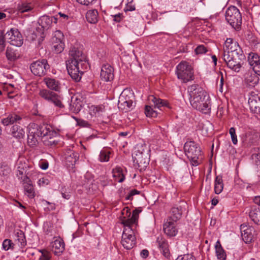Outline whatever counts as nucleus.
<instances>
[{"mask_svg":"<svg viewBox=\"0 0 260 260\" xmlns=\"http://www.w3.org/2000/svg\"><path fill=\"white\" fill-rule=\"evenodd\" d=\"M141 208H137L133 212L132 216L130 210L125 208L122 211L123 216L121 219V223L123 224L124 229L122 235L121 243L122 246L126 249L133 248L136 245V237L132 227L134 224L137 223L139 214L141 212Z\"/></svg>","mask_w":260,"mask_h":260,"instance_id":"nucleus-1","label":"nucleus"},{"mask_svg":"<svg viewBox=\"0 0 260 260\" xmlns=\"http://www.w3.org/2000/svg\"><path fill=\"white\" fill-rule=\"evenodd\" d=\"M69 55V58L66 61L68 73L73 79L79 81L88 67L86 56L82 50L75 47L70 49Z\"/></svg>","mask_w":260,"mask_h":260,"instance_id":"nucleus-2","label":"nucleus"},{"mask_svg":"<svg viewBox=\"0 0 260 260\" xmlns=\"http://www.w3.org/2000/svg\"><path fill=\"white\" fill-rule=\"evenodd\" d=\"M189 101L192 107L205 114L211 112V102L206 92L198 84H192L187 88Z\"/></svg>","mask_w":260,"mask_h":260,"instance_id":"nucleus-3","label":"nucleus"},{"mask_svg":"<svg viewBox=\"0 0 260 260\" xmlns=\"http://www.w3.org/2000/svg\"><path fill=\"white\" fill-rule=\"evenodd\" d=\"M54 134L52 128L50 125L33 123L29 127L27 143L30 147H36L38 145L39 140L41 138L51 139Z\"/></svg>","mask_w":260,"mask_h":260,"instance_id":"nucleus-4","label":"nucleus"},{"mask_svg":"<svg viewBox=\"0 0 260 260\" xmlns=\"http://www.w3.org/2000/svg\"><path fill=\"white\" fill-rule=\"evenodd\" d=\"M149 149L145 144H138L133 154L134 165L136 169L142 172L149 163Z\"/></svg>","mask_w":260,"mask_h":260,"instance_id":"nucleus-5","label":"nucleus"},{"mask_svg":"<svg viewBox=\"0 0 260 260\" xmlns=\"http://www.w3.org/2000/svg\"><path fill=\"white\" fill-rule=\"evenodd\" d=\"M222 57L227 66L236 72L240 71L243 64L244 61L246 59L243 53L235 54V53H232L231 54H226V53H223Z\"/></svg>","mask_w":260,"mask_h":260,"instance_id":"nucleus-6","label":"nucleus"},{"mask_svg":"<svg viewBox=\"0 0 260 260\" xmlns=\"http://www.w3.org/2000/svg\"><path fill=\"white\" fill-rule=\"evenodd\" d=\"M176 74L178 79L183 83L194 80V72L190 64L185 61H181L176 67Z\"/></svg>","mask_w":260,"mask_h":260,"instance_id":"nucleus-7","label":"nucleus"},{"mask_svg":"<svg viewBox=\"0 0 260 260\" xmlns=\"http://www.w3.org/2000/svg\"><path fill=\"white\" fill-rule=\"evenodd\" d=\"M184 150L192 165L198 166L199 164V157L201 155V149L199 145L194 141H188L184 144Z\"/></svg>","mask_w":260,"mask_h":260,"instance_id":"nucleus-8","label":"nucleus"},{"mask_svg":"<svg viewBox=\"0 0 260 260\" xmlns=\"http://www.w3.org/2000/svg\"><path fill=\"white\" fill-rule=\"evenodd\" d=\"M134 99L135 95L132 90L128 89H124L119 97L118 108L124 112L130 111L133 108Z\"/></svg>","mask_w":260,"mask_h":260,"instance_id":"nucleus-9","label":"nucleus"},{"mask_svg":"<svg viewBox=\"0 0 260 260\" xmlns=\"http://www.w3.org/2000/svg\"><path fill=\"white\" fill-rule=\"evenodd\" d=\"M225 19L235 29H240L242 24V16L239 10L236 7L231 6L226 10Z\"/></svg>","mask_w":260,"mask_h":260,"instance_id":"nucleus-10","label":"nucleus"},{"mask_svg":"<svg viewBox=\"0 0 260 260\" xmlns=\"http://www.w3.org/2000/svg\"><path fill=\"white\" fill-rule=\"evenodd\" d=\"M49 68L47 60L45 59L34 62L30 67L32 73L40 77L44 76Z\"/></svg>","mask_w":260,"mask_h":260,"instance_id":"nucleus-11","label":"nucleus"},{"mask_svg":"<svg viewBox=\"0 0 260 260\" xmlns=\"http://www.w3.org/2000/svg\"><path fill=\"white\" fill-rule=\"evenodd\" d=\"M6 37L13 46L20 47L23 44L22 36L16 28H11L10 31H7Z\"/></svg>","mask_w":260,"mask_h":260,"instance_id":"nucleus-12","label":"nucleus"},{"mask_svg":"<svg viewBox=\"0 0 260 260\" xmlns=\"http://www.w3.org/2000/svg\"><path fill=\"white\" fill-rule=\"evenodd\" d=\"M240 231L242 239L246 243L251 242L256 235L254 228L246 223L241 225Z\"/></svg>","mask_w":260,"mask_h":260,"instance_id":"nucleus-13","label":"nucleus"},{"mask_svg":"<svg viewBox=\"0 0 260 260\" xmlns=\"http://www.w3.org/2000/svg\"><path fill=\"white\" fill-rule=\"evenodd\" d=\"M223 53H226V54H231L232 53H235V54L243 53L238 42L232 38H228L225 41L223 46Z\"/></svg>","mask_w":260,"mask_h":260,"instance_id":"nucleus-14","label":"nucleus"},{"mask_svg":"<svg viewBox=\"0 0 260 260\" xmlns=\"http://www.w3.org/2000/svg\"><path fill=\"white\" fill-rule=\"evenodd\" d=\"M254 202L256 205L251 207L249 216L255 224H260V197H256Z\"/></svg>","mask_w":260,"mask_h":260,"instance_id":"nucleus-15","label":"nucleus"},{"mask_svg":"<svg viewBox=\"0 0 260 260\" xmlns=\"http://www.w3.org/2000/svg\"><path fill=\"white\" fill-rule=\"evenodd\" d=\"M64 159L66 165L68 168L73 169L79 159V154L73 150L68 149L64 153Z\"/></svg>","mask_w":260,"mask_h":260,"instance_id":"nucleus-16","label":"nucleus"},{"mask_svg":"<svg viewBox=\"0 0 260 260\" xmlns=\"http://www.w3.org/2000/svg\"><path fill=\"white\" fill-rule=\"evenodd\" d=\"M63 39V34L60 30L56 31L52 41L53 48L56 53H61L64 49V44L62 42Z\"/></svg>","mask_w":260,"mask_h":260,"instance_id":"nucleus-17","label":"nucleus"},{"mask_svg":"<svg viewBox=\"0 0 260 260\" xmlns=\"http://www.w3.org/2000/svg\"><path fill=\"white\" fill-rule=\"evenodd\" d=\"M259 135L254 132L249 131L242 136V142L247 145H251L256 143L258 140Z\"/></svg>","mask_w":260,"mask_h":260,"instance_id":"nucleus-18","label":"nucleus"},{"mask_svg":"<svg viewBox=\"0 0 260 260\" xmlns=\"http://www.w3.org/2000/svg\"><path fill=\"white\" fill-rule=\"evenodd\" d=\"M248 104L251 112L260 113V95L251 93L249 98Z\"/></svg>","mask_w":260,"mask_h":260,"instance_id":"nucleus-19","label":"nucleus"},{"mask_svg":"<svg viewBox=\"0 0 260 260\" xmlns=\"http://www.w3.org/2000/svg\"><path fill=\"white\" fill-rule=\"evenodd\" d=\"M23 182L24 194L29 199H33L36 196V193L31 181L27 176L24 175Z\"/></svg>","mask_w":260,"mask_h":260,"instance_id":"nucleus-20","label":"nucleus"},{"mask_svg":"<svg viewBox=\"0 0 260 260\" xmlns=\"http://www.w3.org/2000/svg\"><path fill=\"white\" fill-rule=\"evenodd\" d=\"M101 78L104 81H110L114 78L113 68L109 64L102 66L101 71Z\"/></svg>","mask_w":260,"mask_h":260,"instance_id":"nucleus-21","label":"nucleus"},{"mask_svg":"<svg viewBox=\"0 0 260 260\" xmlns=\"http://www.w3.org/2000/svg\"><path fill=\"white\" fill-rule=\"evenodd\" d=\"M176 222L167 219L164 224V231L165 233L170 237L175 236L177 233L176 228Z\"/></svg>","mask_w":260,"mask_h":260,"instance_id":"nucleus-22","label":"nucleus"},{"mask_svg":"<svg viewBox=\"0 0 260 260\" xmlns=\"http://www.w3.org/2000/svg\"><path fill=\"white\" fill-rule=\"evenodd\" d=\"M27 38L31 41H35L37 39L38 44L40 45L44 38V32L42 28L38 27L35 30L28 34Z\"/></svg>","mask_w":260,"mask_h":260,"instance_id":"nucleus-23","label":"nucleus"},{"mask_svg":"<svg viewBox=\"0 0 260 260\" xmlns=\"http://www.w3.org/2000/svg\"><path fill=\"white\" fill-rule=\"evenodd\" d=\"M43 82L49 89L55 91H60L61 87L59 81L54 78L46 77L43 79Z\"/></svg>","mask_w":260,"mask_h":260,"instance_id":"nucleus-24","label":"nucleus"},{"mask_svg":"<svg viewBox=\"0 0 260 260\" xmlns=\"http://www.w3.org/2000/svg\"><path fill=\"white\" fill-rule=\"evenodd\" d=\"M156 241L158 243V247L162 253V254L166 257L168 258L170 256V251L168 244L166 240L162 236L160 235L157 237Z\"/></svg>","mask_w":260,"mask_h":260,"instance_id":"nucleus-25","label":"nucleus"},{"mask_svg":"<svg viewBox=\"0 0 260 260\" xmlns=\"http://www.w3.org/2000/svg\"><path fill=\"white\" fill-rule=\"evenodd\" d=\"M149 100L153 102L155 108H157L161 110H162V108H170L169 104L167 101L157 98L154 95L149 96Z\"/></svg>","mask_w":260,"mask_h":260,"instance_id":"nucleus-26","label":"nucleus"},{"mask_svg":"<svg viewBox=\"0 0 260 260\" xmlns=\"http://www.w3.org/2000/svg\"><path fill=\"white\" fill-rule=\"evenodd\" d=\"M255 72H248L245 75V81L249 86L254 87L258 83V77Z\"/></svg>","mask_w":260,"mask_h":260,"instance_id":"nucleus-27","label":"nucleus"},{"mask_svg":"<svg viewBox=\"0 0 260 260\" xmlns=\"http://www.w3.org/2000/svg\"><path fill=\"white\" fill-rule=\"evenodd\" d=\"M38 23L41 26L40 28H42V29L44 31V30H47L51 26L52 18L48 16L44 15L40 18Z\"/></svg>","mask_w":260,"mask_h":260,"instance_id":"nucleus-28","label":"nucleus"},{"mask_svg":"<svg viewBox=\"0 0 260 260\" xmlns=\"http://www.w3.org/2000/svg\"><path fill=\"white\" fill-rule=\"evenodd\" d=\"M21 120L20 116L15 114H10L7 118H4L2 120V123L6 126L9 124L14 123V122H17Z\"/></svg>","mask_w":260,"mask_h":260,"instance_id":"nucleus-29","label":"nucleus"},{"mask_svg":"<svg viewBox=\"0 0 260 260\" xmlns=\"http://www.w3.org/2000/svg\"><path fill=\"white\" fill-rule=\"evenodd\" d=\"M53 251L55 255L62 253L64 250V243L61 240H56L52 244Z\"/></svg>","mask_w":260,"mask_h":260,"instance_id":"nucleus-30","label":"nucleus"},{"mask_svg":"<svg viewBox=\"0 0 260 260\" xmlns=\"http://www.w3.org/2000/svg\"><path fill=\"white\" fill-rule=\"evenodd\" d=\"M15 242L21 247H24L26 244V240L24 233L21 230H18L15 234Z\"/></svg>","mask_w":260,"mask_h":260,"instance_id":"nucleus-31","label":"nucleus"},{"mask_svg":"<svg viewBox=\"0 0 260 260\" xmlns=\"http://www.w3.org/2000/svg\"><path fill=\"white\" fill-rule=\"evenodd\" d=\"M182 211L178 207H174L172 208L170 212V215L168 217V219L176 222L179 219H180Z\"/></svg>","mask_w":260,"mask_h":260,"instance_id":"nucleus-32","label":"nucleus"},{"mask_svg":"<svg viewBox=\"0 0 260 260\" xmlns=\"http://www.w3.org/2000/svg\"><path fill=\"white\" fill-rule=\"evenodd\" d=\"M86 18L87 21L90 23H96L98 21V12L96 10H91L87 11Z\"/></svg>","mask_w":260,"mask_h":260,"instance_id":"nucleus-33","label":"nucleus"},{"mask_svg":"<svg viewBox=\"0 0 260 260\" xmlns=\"http://www.w3.org/2000/svg\"><path fill=\"white\" fill-rule=\"evenodd\" d=\"M248 61L254 71V67L258 66L259 63H260V57L256 53H251L249 54Z\"/></svg>","mask_w":260,"mask_h":260,"instance_id":"nucleus-34","label":"nucleus"},{"mask_svg":"<svg viewBox=\"0 0 260 260\" xmlns=\"http://www.w3.org/2000/svg\"><path fill=\"white\" fill-rule=\"evenodd\" d=\"M48 102H51L59 108H62L64 107V105L61 102V98L60 95L54 92H53L52 96L51 95L50 100H49Z\"/></svg>","mask_w":260,"mask_h":260,"instance_id":"nucleus-35","label":"nucleus"},{"mask_svg":"<svg viewBox=\"0 0 260 260\" xmlns=\"http://www.w3.org/2000/svg\"><path fill=\"white\" fill-rule=\"evenodd\" d=\"M11 132L14 137L19 139L23 138L25 134L23 129L17 125H14L12 126Z\"/></svg>","mask_w":260,"mask_h":260,"instance_id":"nucleus-36","label":"nucleus"},{"mask_svg":"<svg viewBox=\"0 0 260 260\" xmlns=\"http://www.w3.org/2000/svg\"><path fill=\"white\" fill-rule=\"evenodd\" d=\"M223 183L221 176L216 177L214 184V191L216 194H219L223 190Z\"/></svg>","mask_w":260,"mask_h":260,"instance_id":"nucleus-37","label":"nucleus"},{"mask_svg":"<svg viewBox=\"0 0 260 260\" xmlns=\"http://www.w3.org/2000/svg\"><path fill=\"white\" fill-rule=\"evenodd\" d=\"M113 176L119 182H122L124 180V176L122 173V169L120 167H116L112 171Z\"/></svg>","mask_w":260,"mask_h":260,"instance_id":"nucleus-38","label":"nucleus"},{"mask_svg":"<svg viewBox=\"0 0 260 260\" xmlns=\"http://www.w3.org/2000/svg\"><path fill=\"white\" fill-rule=\"evenodd\" d=\"M215 248L218 259L219 260H225L226 258V254L219 241L216 242Z\"/></svg>","mask_w":260,"mask_h":260,"instance_id":"nucleus-39","label":"nucleus"},{"mask_svg":"<svg viewBox=\"0 0 260 260\" xmlns=\"http://www.w3.org/2000/svg\"><path fill=\"white\" fill-rule=\"evenodd\" d=\"M6 55L8 59L11 61L15 60L18 57V54L15 49L12 47H7Z\"/></svg>","mask_w":260,"mask_h":260,"instance_id":"nucleus-40","label":"nucleus"},{"mask_svg":"<svg viewBox=\"0 0 260 260\" xmlns=\"http://www.w3.org/2000/svg\"><path fill=\"white\" fill-rule=\"evenodd\" d=\"M251 158L255 164L260 167V147L254 149Z\"/></svg>","mask_w":260,"mask_h":260,"instance_id":"nucleus-41","label":"nucleus"},{"mask_svg":"<svg viewBox=\"0 0 260 260\" xmlns=\"http://www.w3.org/2000/svg\"><path fill=\"white\" fill-rule=\"evenodd\" d=\"M110 153V152L106 149H103L101 150L99 155V160L100 161H108L109 160Z\"/></svg>","mask_w":260,"mask_h":260,"instance_id":"nucleus-42","label":"nucleus"},{"mask_svg":"<svg viewBox=\"0 0 260 260\" xmlns=\"http://www.w3.org/2000/svg\"><path fill=\"white\" fill-rule=\"evenodd\" d=\"M53 91L48 89H44L40 90L39 95L44 100L48 101L50 100L51 95L52 96Z\"/></svg>","mask_w":260,"mask_h":260,"instance_id":"nucleus-43","label":"nucleus"},{"mask_svg":"<svg viewBox=\"0 0 260 260\" xmlns=\"http://www.w3.org/2000/svg\"><path fill=\"white\" fill-rule=\"evenodd\" d=\"M91 110L96 116H100L102 113L105 112V106L103 105H100L98 106H92Z\"/></svg>","mask_w":260,"mask_h":260,"instance_id":"nucleus-44","label":"nucleus"},{"mask_svg":"<svg viewBox=\"0 0 260 260\" xmlns=\"http://www.w3.org/2000/svg\"><path fill=\"white\" fill-rule=\"evenodd\" d=\"M15 244L10 239H5L3 243V248L5 250H13Z\"/></svg>","mask_w":260,"mask_h":260,"instance_id":"nucleus-45","label":"nucleus"},{"mask_svg":"<svg viewBox=\"0 0 260 260\" xmlns=\"http://www.w3.org/2000/svg\"><path fill=\"white\" fill-rule=\"evenodd\" d=\"M18 8L20 12L24 13L30 11L32 9V7L29 4L22 3L19 5Z\"/></svg>","mask_w":260,"mask_h":260,"instance_id":"nucleus-46","label":"nucleus"},{"mask_svg":"<svg viewBox=\"0 0 260 260\" xmlns=\"http://www.w3.org/2000/svg\"><path fill=\"white\" fill-rule=\"evenodd\" d=\"M145 112L146 115L148 117H156L157 116V112L153 110L150 106H146Z\"/></svg>","mask_w":260,"mask_h":260,"instance_id":"nucleus-47","label":"nucleus"},{"mask_svg":"<svg viewBox=\"0 0 260 260\" xmlns=\"http://www.w3.org/2000/svg\"><path fill=\"white\" fill-rule=\"evenodd\" d=\"M229 133L231 135L232 141L234 145H236L238 142L237 138V135L236 134V130L234 127H231L230 128L229 130Z\"/></svg>","mask_w":260,"mask_h":260,"instance_id":"nucleus-48","label":"nucleus"},{"mask_svg":"<svg viewBox=\"0 0 260 260\" xmlns=\"http://www.w3.org/2000/svg\"><path fill=\"white\" fill-rule=\"evenodd\" d=\"M207 51V48L203 45L198 46L195 49V52L197 54H203Z\"/></svg>","mask_w":260,"mask_h":260,"instance_id":"nucleus-49","label":"nucleus"},{"mask_svg":"<svg viewBox=\"0 0 260 260\" xmlns=\"http://www.w3.org/2000/svg\"><path fill=\"white\" fill-rule=\"evenodd\" d=\"M176 260H196V258L191 254L188 253L179 256Z\"/></svg>","mask_w":260,"mask_h":260,"instance_id":"nucleus-50","label":"nucleus"},{"mask_svg":"<svg viewBox=\"0 0 260 260\" xmlns=\"http://www.w3.org/2000/svg\"><path fill=\"white\" fill-rule=\"evenodd\" d=\"M4 32L0 29V51H3L5 48Z\"/></svg>","mask_w":260,"mask_h":260,"instance_id":"nucleus-51","label":"nucleus"},{"mask_svg":"<svg viewBox=\"0 0 260 260\" xmlns=\"http://www.w3.org/2000/svg\"><path fill=\"white\" fill-rule=\"evenodd\" d=\"M140 191L134 189L132 190L128 193V194L125 197L126 200H133V197L134 195L138 194L140 193Z\"/></svg>","mask_w":260,"mask_h":260,"instance_id":"nucleus-52","label":"nucleus"},{"mask_svg":"<svg viewBox=\"0 0 260 260\" xmlns=\"http://www.w3.org/2000/svg\"><path fill=\"white\" fill-rule=\"evenodd\" d=\"M49 180L47 178L43 177L38 181V184L40 186H45L49 184Z\"/></svg>","mask_w":260,"mask_h":260,"instance_id":"nucleus-53","label":"nucleus"},{"mask_svg":"<svg viewBox=\"0 0 260 260\" xmlns=\"http://www.w3.org/2000/svg\"><path fill=\"white\" fill-rule=\"evenodd\" d=\"M25 172V170L23 167L21 168L20 166L18 167L17 175L19 179H22L23 181V175Z\"/></svg>","mask_w":260,"mask_h":260,"instance_id":"nucleus-54","label":"nucleus"},{"mask_svg":"<svg viewBox=\"0 0 260 260\" xmlns=\"http://www.w3.org/2000/svg\"><path fill=\"white\" fill-rule=\"evenodd\" d=\"M78 3L84 5H88L89 4L91 3L94 0H76Z\"/></svg>","mask_w":260,"mask_h":260,"instance_id":"nucleus-55","label":"nucleus"},{"mask_svg":"<svg viewBox=\"0 0 260 260\" xmlns=\"http://www.w3.org/2000/svg\"><path fill=\"white\" fill-rule=\"evenodd\" d=\"M48 162L47 161L42 162L40 164V166L43 170H46L48 168Z\"/></svg>","mask_w":260,"mask_h":260,"instance_id":"nucleus-56","label":"nucleus"},{"mask_svg":"<svg viewBox=\"0 0 260 260\" xmlns=\"http://www.w3.org/2000/svg\"><path fill=\"white\" fill-rule=\"evenodd\" d=\"M149 252L146 249H143L141 252V255L143 258H146L148 256Z\"/></svg>","mask_w":260,"mask_h":260,"instance_id":"nucleus-57","label":"nucleus"},{"mask_svg":"<svg viewBox=\"0 0 260 260\" xmlns=\"http://www.w3.org/2000/svg\"><path fill=\"white\" fill-rule=\"evenodd\" d=\"M121 20V14H118L114 16V20L116 22H120Z\"/></svg>","mask_w":260,"mask_h":260,"instance_id":"nucleus-58","label":"nucleus"},{"mask_svg":"<svg viewBox=\"0 0 260 260\" xmlns=\"http://www.w3.org/2000/svg\"><path fill=\"white\" fill-rule=\"evenodd\" d=\"M127 10L128 11H133L135 10V7L134 6H132V5H128L126 6Z\"/></svg>","mask_w":260,"mask_h":260,"instance_id":"nucleus-59","label":"nucleus"},{"mask_svg":"<svg viewBox=\"0 0 260 260\" xmlns=\"http://www.w3.org/2000/svg\"><path fill=\"white\" fill-rule=\"evenodd\" d=\"M58 15L60 16V17H62L63 19H64L65 20H67L69 18L68 15H67L61 13V12H59L58 13Z\"/></svg>","mask_w":260,"mask_h":260,"instance_id":"nucleus-60","label":"nucleus"},{"mask_svg":"<svg viewBox=\"0 0 260 260\" xmlns=\"http://www.w3.org/2000/svg\"><path fill=\"white\" fill-rule=\"evenodd\" d=\"M212 205H213V206H215L218 203V200L217 199H216V198H213L212 200Z\"/></svg>","mask_w":260,"mask_h":260,"instance_id":"nucleus-61","label":"nucleus"},{"mask_svg":"<svg viewBox=\"0 0 260 260\" xmlns=\"http://www.w3.org/2000/svg\"><path fill=\"white\" fill-rule=\"evenodd\" d=\"M81 107V104H77L76 105L75 111H76L77 112H78V111H79L80 110Z\"/></svg>","mask_w":260,"mask_h":260,"instance_id":"nucleus-62","label":"nucleus"},{"mask_svg":"<svg viewBox=\"0 0 260 260\" xmlns=\"http://www.w3.org/2000/svg\"><path fill=\"white\" fill-rule=\"evenodd\" d=\"M13 92L10 91L7 93L9 99H13L15 95H13Z\"/></svg>","mask_w":260,"mask_h":260,"instance_id":"nucleus-63","label":"nucleus"},{"mask_svg":"<svg viewBox=\"0 0 260 260\" xmlns=\"http://www.w3.org/2000/svg\"><path fill=\"white\" fill-rule=\"evenodd\" d=\"M212 60H213V61L214 64L216 65L217 61V58L216 56L215 55H212Z\"/></svg>","mask_w":260,"mask_h":260,"instance_id":"nucleus-64","label":"nucleus"}]
</instances>
